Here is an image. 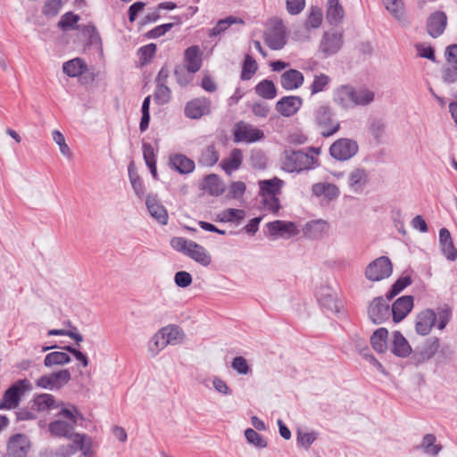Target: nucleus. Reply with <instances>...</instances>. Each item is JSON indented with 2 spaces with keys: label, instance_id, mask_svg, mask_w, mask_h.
Returning <instances> with one entry per match:
<instances>
[{
  "label": "nucleus",
  "instance_id": "f8f14e48",
  "mask_svg": "<svg viewBox=\"0 0 457 457\" xmlns=\"http://www.w3.org/2000/svg\"><path fill=\"white\" fill-rule=\"evenodd\" d=\"M263 132L249 123L238 122L234 129V137L236 142L253 143L262 139Z\"/></svg>",
  "mask_w": 457,
  "mask_h": 457
},
{
  "label": "nucleus",
  "instance_id": "9d476101",
  "mask_svg": "<svg viewBox=\"0 0 457 457\" xmlns=\"http://www.w3.org/2000/svg\"><path fill=\"white\" fill-rule=\"evenodd\" d=\"M389 301L387 298L378 296L370 303L368 315L374 324H381L389 319L391 315Z\"/></svg>",
  "mask_w": 457,
  "mask_h": 457
},
{
  "label": "nucleus",
  "instance_id": "4c0bfd02",
  "mask_svg": "<svg viewBox=\"0 0 457 457\" xmlns=\"http://www.w3.org/2000/svg\"><path fill=\"white\" fill-rule=\"evenodd\" d=\"M282 181L277 178L259 182L262 196H278L280 192Z\"/></svg>",
  "mask_w": 457,
  "mask_h": 457
},
{
  "label": "nucleus",
  "instance_id": "79ce46f5",
  "mask_svg": "<svg viewBox=\"0 0 457 457\" xmlns=\"http://www.w3.org/2000/svg\"><path fill=\"white\" fill-rule=\"evenodd\" d=\"M167 346L163 336L158 330L147 344V352L151 357L157 356Z\"/></svg>",
  "mask_w": 457,
  "mask_h": 457
},
{
  "label": "nucleus",
  "instance_id": "ea45409f",
  "mask_svg": "<svg viewBox=\"0 0 457 457\" xmlns=\"http://www.w3.org/2000/svg\"><path fill=\"white\" fill-rule=\"evenodd\" d=\"M204 188L212 195H220L224 191V184L215 174H211L204 179Z\"/></svg>",
  "mask_w": 457,
  "mask_h": 457
},
{
  "label": "nucleus",
  "instance_id": "8fccbe9b",
  "mask_svg": "<svg viewBox=\"0 0 457 457\" xmlns=\"http://www.w3.org/2000/svg\"><path fill=\"white\" fill-rule=\"evenodd\" d=\"M323 20V14L319 7L312 6L309 16L305 21L307 29H317L320 27Z\"/></svg>",
  "mask_w": 457,
  "mask_h": 457
},
{
  "label": "nucleus",
  "instance_id": "338daca9",
  "mask_svg": "<svg viewBox=\"0 0 457 457\" xmlns=\"http://www.w3.org/2000/svg\"><path fill=\"white\" fill-rule=\"evenodd\" d=\"M212 387L215 389L216 392L222 395H231V390L228 387V384L225 380L219 377H213L211 378Z\"/></svg>",
  "mask_w": 457,
  "mask_h": 457
},
{
  "label": "nucleus",
  "instance_id": "2f4dec72",
  "mask_svg": "<svg viewBox=\"0 0 457 457\" xmlns=\"http://www.w3.org/2000/svg\"><path fill=\"white\" fill-rule=\"evenodd\" d=\"M319 432L312 428H298L296 431V445L304 450H309L318 439Z\"/></svg>",
  "mask_w": 457,
  "mask_h": 457
},
{
  "label": "nucleus",
  "instance_id": "393cba45",
  "mask_svg": "<svg viewBox=\"0 0 457 457\" xmlns=\"http://www.w3.org/2000/svg\"><path fill=\"white\" fill-rule=\"evenodd\" d=\"M170 166L180 174H189L195 170V162L182 154H173L169 158Z\"/></svg>",
  "mask_w": 457,
  "mask_h": 457
},
{
  "label": "nucleus",
  "instance_id": "37998d69",
  "mask_svg": "<svg viewBox=\"0 0 457 457\" xmlns=\"http://www.w3.org/2000/svg\"><path fill=\"white\" fill-rule=\"evenodd\" d=\"M256 94L265 99H273L277 95L274 83L269 79H263L255 86Z\"/></svg>",
  "mask_w": 457,
  "mask_h": 457
},
{
  "label": "nucleus",
  "instance_id": "09e8293b",
  "mask_svg": "<svg viewBox=\"0 0 457 457\" xmlns=\"http://www.w3.org/2000/svg\"><path fill=\"white\" fill-rule=\"evenodd\" d=\"M330 78L325 74H316L310 87L312 96L325 91L328 87Z\"/></svg>",
  "mask_w": 457,
  "mask_h": 457
},
{
  "label": "nucleus",
  "instance_id": "6e6d98bb",
  "mask_svg": "<svg viewBox=\"0 0 457 457\" xmlns=\"http://www.w3.org/2000/svg\"><path fill=\"white\" fill-rule=\"evenodd\" d=\"M171 91L167 85H156L154 94L155 102L158 104H165L170 100Z\"/></svg>",
  "mask_w": 457,
  "mask_h": 457
},
{
  "label": "nucleus",
  "instance_id": "b1692460",
  "mask_svg": "<svg viewBox=\"0 0 457 457\" xmlns=\"http://www.w3.org/2000/svg\"><path fill=\"white\" fill-rule=\"evenodd\" d=\"M439 245L442 253L451 262L457 259V249L455 248L451 234L445 228L439 230Z\"/></svg>",
  "mask_w": 457,
  "mask_h": 457
},
{
  "label": "nucleus",
  "instance_id": "e2e57ef3",
  "mask_svg": "<svg viewBox=\"0 0 457 457\" xmlns=\"http://www.w3.org/2000/svg\"><path fill=\"white\" fill-rule=\"evenodd\" d=\"M411 284V279L409 277H402L398 278L395 284L392 286L391 290L386 294V298L391 300L396 295H398L401 291H403L407 286Z\"/></svg>",
  "mask_w": 457,
  "mask_h": 457
},
{
  "label": "nucleus",
  "instance_id": "bb28decb",
  "mask_svg": "<svg viewBox=\"0 0 457 457\" xmlns=\"http://www.w3.org/2000/svg\"><path fill=\"white\" fill-rule=\"evenodd\" d=\"M312 194L317 197H323L326 200L332 201L339 196V188L332 183L319 182L312 185Z\"/></svg>",
  "mask_w": 457,
  "mask_h": 457
},
{
  "label": "nucleus",
  "instance_id": "864d4df0",
  "mask_svg": "<svg viewBox=\"0 0 457 457\" xmlns=\"http://www.w3.org/2000/svg\"><path fill=\"white\" fill-rule=\"evenodd\" d=\"M245 436L247 442L256 448H265L267 446V442L264 437L253 428L245 429Z\"/></svg>",
  "mask_w": 457,
  "mask_h": 457
},
{
  "label": "nucleus",
  "instance_id": "69168bd1",
  "mask_svg": "<svg viewBox=\"0 0 457 457\" xmlns=\"http://www.w3.org/2000/svg\"><path fill=\"white\" fill-rule=\"evenodd\" d=\"M193 241L189 239H186L184 237H173L170 241V245L173 249L182 252L184 253H187L188 248L192 245Z\"/></svg>",
  "mask_w": 457,
  "mask_h": 457
},
{
  "label": "nucleus",
  "instance_id": "f704fd0d",
  "mask_svg": "<svg viewBox=\"0 0 457 457\" xmlns=\"http://www.w3.org/2000/svg\"><path fill=\"white\" fill-rule=\"evenodd\" d=\"M87 69V63L81 58H74L65 62L62 65L63 72L71 78L79 77Z\"/></svg>",
  "mask_w": 457,
  "mask_h": 457
},
{
  "label": "nucleus",
  "instance_id": "a18cd8bd",
  "mask_svg": "<svg viewBox=\"0 0 457 457\" xmlns=\"http://www.w3.org/2000/svg\"><path fill=\"white\" fill-rule=\"evenodd\" d=\"M156 45L154 43H150L144 46H141L137 50V56L139 60L140 66H145L153 60L156 54Z\"/></svg>",
  "mask_w": 457,
  "mask_h": 457
},
{
  "label": "nucleus",
  "instance_id": "1a4fd4ad",
  "mask_svg": "<svg viewBox=\"0 0 457 457\" xmlns=\"http://www.w3.org/2000/svg\"><path fill=\"white\" fill-rule=\"evenodd\" d=\"M358 144L349 138H341L333 143L329 148L330 154L338 161H347L358 152Z\"/></svg>",
  "mask_w": 457,
  "mask_h": 457
},
{
  "label": "nucleus",
  "instance_id": "a878e982",
  "mask_svg": "<svg viewBox=\"0 0 457 457\" xmlns=\"http://www.w3.org/2000/svg\"><path fill=\"white\" fill-rule=\"evenodd\" d=\"M304 81L301 71L290 69L286 71L280 78V84L286 90H295L299 88Z\"/></svg>",
  "mask_w": 457,
  "mask_h": 457
},
{
  "label": "nucleus",
  "instance_id": "dca6fc26",
  "mask_svg": "<svg viewBox=\"0 0 457 457\" xmlns=\"http://www.w3.org/2000/svg\"><path fill=\"white\" fill-rule=\"evenodd\" d=\"M211 109V102L205 97H197L187 103L185 115L188 119L198 120L208 114Z\"/></svg>",
  "mask_w": 457,
  "mask_h": 457
},
{
  "label": "nucleus",
  "instance_id": "5701e85b",
  "mask_svg": "<svg viewBox=\"0 0 457 457\" xmlns=\"http://www.w3.org/2000/svg\"><path fill=\"white\" fill-rule=\"evenodd\" d=\"M436 314L434 311L427 309L420 312L416 318V331L420 335H428L432 327L436 325Z\"/></svg>",
  "mask_w": 457,
  "mask_h": 457
},
{
  "label": "nucleus",
  "instance_id": "6ab92c4d",
  "mask_svg": "<svg viewBox=\"0 0 457 457\" xmlns=\"http://www.w3.org/2000/svg\"><path fill=\"white\" fill-rule=\"evenodd\" d=\"M145 205L151 217L162 225L168 222V212L155 195L150 194L145 198Z\"/></svg>",
  "mask_w": 457,
  "mask_h": 457
},
{
  "label": "nucleus",
  "instance_id": "680f3d73",
  "mask_svg": "<svg viewBox=\"0 0 457 457\" xmlns=\"http://www.w3.org/2000/svg\"><path fill=\"white\" fill-rule=\"evenodd\" d=\"M219 154L213 146H208L202 154L201 162L206 166H212L217 163Z\"/></svg>",
  "mask_w": 457,
  "mask_h": 457
},
{
  "label": "nucleus",
  "instance_id": "de8ad7c7",
  "mask_svg": "<svg viewBox=\"0 0 457 457\" xmlns=\"http://www.w3.org/2000/svg\"><path fill=\"white\" fill-rule=\"evenodd\" d=\"M78 451H80L78 445L71 442V444L59 445L54 452H50L46 457H71Z\"/></svg>",
  "mask_w": 457,
  "mask_h": 457
},
{
  "label": "nucleus",
  "instance_id": "2eb2a0df",
  "mask_svg": "<svg viewBox=\"0 0 457 457\" xmlns=\"http://www.w3.org/2000/svg\"><path fill=\"white\" fill-rule=\"evenodd\" d=\"M343 46V34L337 31L324 33L320 44V50L325 56L337 53Z\"/></svg>",
  "mask_w": 457,
  "mask_h": 457
},
{
  "label": "nucleus",
  "instance_id": "a211bd4d",
  "mask_svg": "<svg viewBox=\"0 0 457 457\" xmlns=\"http://www.w3.org/2000/svg\"><path fill=\"white\" fill-rule=\"evenodd\" d=\"M447 25V16L442 11H436L429 15L427 21L428 33L434 38L441 36Z\"/></svg>",
  "mask_w": 457,
  "mask_h": 457
},
{
  "label": "nucleus",
  "instance_id": "7c9ffc66",
  "mask_svg": "<svg viewBox=\"0 0 457 457\" xmlns=\"http://www.w3.org/2000/svg\"><path fill=\"white\" fill-rule=\"evenodd\" d=\"M243 162V153L240 149H233L229 155L221 161L220 166L223 170L230 175L234 171L237 170Z\"/></svg>",
  "mask_w": 457,
  "mask_h": 457
},
{
  "label": "nucleus",
  "instance_id": "20e7f679",
  "mask_svg": "<svg viewBox=\"0 0 457 457\" xmlns=\"http://www.w3.org/2000/svg\"><path fill=\"white\" fill-rule=\"evenodd\" d=\"M316 299L320 307L327 312L337 314L343 308V303L339 300L337 291L329 285L321 284L316 288Z\"/></svg>",
  "mask_w": 457,
  "mask_h": 457
},
{
  "label": "nucleus",
  "instance_id": "58836bf2",
  "mask_svg": "<svg viewBox=\"0 0 457 457\" xmlns=\"http://www.w3.org/2000/svg\"><path fill=\"white\" fill-rule=\"evenodd\" d=\"M34 404L38 411L62 408V404L56 403L54 397L49 394H42L34 400Z\"/></svg>",
  "mask_w": 457,
  "mask_h": 457
},
{
  "label": "nucleus",
  "instance_id": "4be33fe9",
  "mask_svg": "<svg viewBox=\"0 0 457 457\" xmlns=\"http://www.w3.org/2000/svg\"><path fill=\"white\" fill-rule=\"evenodd\" d=\"M330 225L327 220L319 219L307 222L303 233L307 237L320 239L328 234Z\"/></svg>",
  "mask_w": 457,
  "mask_h": 457
},
{
  "label": "nucleus",
  "instance_id": "39448f33",
  "mask_svg": "<svg viewBox=\"0 0 457 457\" xmlns=\"http://www.w3.org/2000/svg\"><path fill=\"white\" fill-rule=\"evenodd\" d=\"M314 121L323 137H330L338 131L339 122L333 119L332 109L327 104L319 105L313 112Z\"/></svg>",
  "mask_w": 457,
  "mask_h": 457
},
{
  "label": "nucleus",
  "instance_id": "f257e3e1",
  "mask_svg": "<svg viewBox=\"0 0 457 457\" xmlns=\"http://www.w3.org/2000/svg\"><path fill=\"white\" fill-rule=\"evenodd\" d=\"M82 415L79 410L71 404H62V408L56 414V419L50 422L48 430L56 437L70 439L78 445L80 452L85 457L93 455V440L87 434L75 433V426Z\"/></svg>",
  "mask_w": 457,
  "mask_h": 457
},
{
  "label": "nucleus",
  "instance_id": "0e129e2a",
  "mask_svg": "<svg viewBox=\"0 0 457 457\" xmlns=\"http://www.w3.org/2000/svg\"><path fill=\"white\" fill-rule=\"evenodd\" d=\"M62 6L61 0H47L43 8L46 16L54 17L59 13Z\"/></svg>",
  "mask_w": 457,
  "mask_h": 457
},
{
  "label": "nucleus",
  "instance_id": "bf43d9fd",
  "mask_svg": "<svg viewBox=\"0 0 457 457\" xmlns=\"http://www.w3.org/2000/svg\"><path fill=\"white\" fill-rule=\"evenodd\" d=\"M52 137L54 142L59 146L61 154L65 157L71 156V151L69 145L65 142V137L59 130H54L52 132Z\"/></svg>",
  "mask_w": 457,
  "mask_h": 457
},
{
  "label": "nucleus",
  "instance_id": "412c9836",
  "mask_svg": "<svg viewBox=\"0 0 457 457\" xmlns=\"http://www.w3.org/2000/svg\"><path fill=\"white\" fill-rule=\"evenodd\" d=\"M413 307V298L410 295H405L398 298L392 305L390 312L393 316L395 322H399L403 320L406 315L411 311Z\"/></svg>",
  "mask_w": 457,
  "mask_h": 457
},
{
  "label": "nucleus",
  "instance_id": "052dcab7",
  "mask_svg": "<svg viewBox=\"0 0 457 457\" xmlns=\"http://www.w3.org/2000/svg\"><path fill=\"white\" fill-rule=\"evenodd\" d=\"M79 20V16L72 12H66L61 17L58 22L59 27L63 29H73L76 28V24Z\"/></svg>",
  "mask_w": 457,
  "mask_h": 457
},
{
  "label": "nucleus",
  "instance_id": "72a5a7b5",
  "mask_svg": "<svg viewBox=\"0 0 457 457\" xmlns=\"http://www.w3.org/2000/svg\"><path fill=\"white\" fill-rule=\"evenodd\" d=\"M392 352L399 357H407L411 352L408 341L399 331L393 333Z\"/></svg>",
  "mask_w": 457,
  "mask_h": 457
},
{
  "label": "nucleus",
  "instance_id": "c85d7f7f",
  "mask_svg": "<svg viewBox=\"0 0 457 457\" xmlns=\"http://www.w3.org/2000/svg\"><path fill=\"white\" fill-rule=\"evenodd\" d=\"M345 17V9L339 0H328L326 6V19L331 25L342 22Z\"/></svg>",
  "mask_w": 457,
  "mask_h": 457
},
{
  "label": "nucleus",
  "instance_id": "c9c22d12",
  "mask_svg": "<svg viewBox=\"0 0 457 457\" xmlns=\"http://www.w3.org/2000/svg\"><path fill=\"white\" fill-rule=\"evenodd\" d=\"M187 255L203 266H208L212 261L211 255L206 249L194 241L188 248Z\"/></svg>",
  "mask_w": 457,
  "mask_h": 457
},
{
  "label": "nucleus",
  "instance_id": "f03ea898",
  "mask_svg": "<svg viewBox=\"0 0 457 457\" xmlns=\"http://www.w3.org/2000/svg\"><path fill=\"white\" fill-rule=\"evenodd\" d=\"M375 94L366 87L354 88L343 85L333 92L334 103L344 110H351L357 106H365L374 101Z\"/></svg>",
  "mask_w": 457,
  "mask_h": 457
},
{
  "label": "nucleus",
  "instance_id": "c03bdc74",
  "mask_svg": "<svg viewBox=\"0 0 457 457\" xmlns=\"http://www.w3.org/2000/svg\"><path fill=\"white\" fill-rule=\"evenodd\" d=\"M71 362V357L64 352H52L46 355L44 364L46 367L54 365H64Z\"/></svg>",
  "mask_w": 457,
  "mask_h": 457
},
{
  "label": "nucleus",
  "instance_id": "13d9d810",
  "mask_svg": "<svg viewBox=\"0 0 457 457\" xmlns=\"http://www.w3.org/2000/svg\"><path fill=\"white\" fill-rule=\"evenodd\" d=\"M150 102L151 96H146L142 104V117L139 124L141 132L145 131L148 129L150 122Z\"/></svg>",
  "mask_w": 457,
  "mask_h": 457
},
{
  "label": "nucleus",
  "instance_id": "473e14b6",
  "mask_svg": "<svg viewBox=\"0 0 457 457\" xmlns=\"http://www.w3.org/2000/svg\"><path fill=\"white\" fill-rule=\"evenodd\" d=\"M425 454L436 456L442 450V445L436 443V437L433 434H426L418 446Z\"/></svg>",
  "mask_w": 457,
  "mask_h": 457
},
{
  "label": "nucleus",
  "instance_id": "7ed1b4c3",
  "mask_svg": "<svg viewBox=\"0 0 457 457\" xmlns=\"http://www.w3.org/2000/svg\"><path fill=\"white\" fill-rule=\"evenodd\" d=\"M319 152L311 149L310 152L286 150L282 156L281 167L287 172H303L304 170H313L318 165V158L313 155Z\"/></svg>",
  "mask_w": 457,
  "mask_h": 457
},
{
  "label": "nucleus",
  "instance_id": "cd10ccee",
  "mask_svg": "<svg viewBox=\"0 0 457 457\" xmlns=\"http://www.w3.org/2000/svg\"><path fill=\"white\" fill-rule=\"evenodd\" d=\"M163 336L167 345H177L183 343L185 333L181 328L177 325H168L159 329Z\"/></svg>",
  "mask_w": 457,
  "mask_h": 457
},
{
  "label": "nucleus",
  "instance_id": "603ef678",
  "mask_svg": "<svg viewBox=\"0 0 457 457\" xmlns=\"http://www.w3.org/2000/svg\"><path fill=\"white\" fill-rule=\"evenodd\" d=\"M231 368L237 371L238 375L246 376L252 373V368L247 360L242 356H237L232 360Z\"/></svg>",
  "mask_w": 457,
  "mask_h": 457
},
{
  "label": "nucleus",
  "instance_id": "3c124183",
  "mask_svg": "<svg viewBox=\"0 0 457 457\" xmlns=\"http://www.w3.org/2000/svg\"><path fill=\"white\" fill-rule=\"evenodd\" d=\"M245 216V211L240 209H227L220 214V220L223 222L239 223Z\"/></svg>",
  "mask_w": 457,
  "mask_h": 457
},
{
  "label": "nucleus",
  "instance_id": "f3484780",
  "mask_svg": "<svg viewBox=\"0 0 457 457\" xmlns=\"http://www.w3.org/2000/svg\"><path fill=\"white\" fill-rule=\"evenodd\" d=\"M370 181L369 171L363 168H355L348 175L347 185L355 194L363 192Z\"/></svg>",
  "mask_w": 457,
  "mask_h": 457
},
{
  "label": "nucleus",
  "instance_id": "ddd939ff",
  "mask_svg": "<svg viewBox=\"0 0 457 457\" xmlns=\"http://www.w3.org/2000/svg\"><path fill=\"white\" fill-rule=\"evenodd\" d=\"M31 448L29 438L23 434H16L9 438L7 453L9 457H27Z\"/></svg>",
  "mask_w": 457,
  "mask_h": 457
},
{
  "label": "nucleus",
  "instance_id": "c756f323",
  "mask_svg": "<svg viewBox=\"0 0 457 457\" xmlns=\"http://www.w3.org/2000/svg\"><path fill=\"white\" fill-rule=\"evenodd\" d=\"M201 50L199 46H193L185 51V62L187 64V71L189 73H195L198 71L202 65Z\"/></svg>",
  "mask_w": 457,
  "mask_h": 457
},
{
  "label": "nucleus",
  "instance_id": "aec40b11",
  "mask_svg": "<svg viewBox=\"0 0 457 457\" xmlns=\"http://www.w3.org/2000/svg\"><path fill=\"white\" fill-rule=\"evenodd\" d=\"M302 104L303 99L300 96H284L277 103L276 109L281 115L290 117L297 112Z\"/></svg>",
  "mask_w": 457,
  "mask_h": 457
},
{
  "label": "nucleus",
  "instance_id": "423d86ee",
  "mask_svg": "<svg viewBox=\"0 0 457 457\" xmlns=\"http://www.w3.org/2000/svg\"><path fill=\"white\" fill-rule=\"evenodd\" d=\"M264 41L272 50H280L287 43L286 28L281 20L274 18L270 21L264 34Z\"/></svg>",
  "mask_w": 457,
  "mask_h": 457
},
{
  "label": "nucleus",
  "instance_id": "774afa93",
  "mask_svg": "<svg viewBox=\"0 0 457 457\" xmlns=\"http://www.w3.org/2000/svg\"><path fill=\"white\" fill-rule=\"evenodd\" d=\"M192 276L187 271H178L174 276V282L179 287L186 288L192 283Z\"/></svg>",
  "mask_w": 457,
  "mask_h": 457
},
{
  "label": "nucleus",
  "instance_id": "a19ab883",
  "mask_svg": "<svg viewBox=\"0 0 457 457\" xmlns=\"http://www.w3.org/2000/svg\"><path fill=\"white\" fill-rule=\"evenodd\" d=\"M128 171L129 179L135 194L137 195V197L142 199L145 194V187L143 180L138 176L137 171L134 170V166L132 163L129 164Z\"/></svg>",
  "mask_w": 457,
  "mask_h": 457
},
{
  "label": "nucleus",
  "instance_id": "9b49d317",
  "mask_svg": "<svg viewBox=\"0 0 457 457\" xmlns=\"http://www.w3.org/2000/svg\"><path fill=\"white\" fill-rule=\"evenodd\" d=\"M71 380V373L68 370H62L37 379L36 385L38 387L55 390L64 386Z\"/></svg>",
  "mask_w": 457,
  "mask_h": 457
},
{
  "label": "nucleus",
  "instance_id": "4d7b16f0",
  "mask_svg": "<svg viewBox=\"0 0 457 457\" xmlns=\"http://www.w3.org/2000/svg\"><path fill=\"white\" fill-rule=\"evenodd\" d=\"M257 71V63L250 56L246 55L245 58L242 72H241V79L243 80H248L250 79L253 75Z\"/></svg>",
  "mask_w": 457,
  "mask_h": 457
},
{
  "label": "nucleus",
  "instance_id": "6e6552de",
  "mask_svg": "<svg viewBox=\"0 0 457 457\" xmlns=\"http://www.w3.org/2000/svg\"><path fill=\"white\" fill-rule=\"evenodd\" d=\"M393 272V265L389 258L381 256L371 262L365 270V277L370 281H380L387 278Z\"/></svg>",
  "mask_w": 457,
  "mask_h": 457
},
{
  "label": "nucleus",
  "instance_id": "49530a36",
  "mask_svg": "<svg viewBox=\"0 0 457 457\" xmlns=\"http://www.w3.org/2000/svg\"><path fill=\"white\" fill-rule=\"evenodd\" d=\"M386 9L398 21L404 17V6L402 0H382Z\"/></svg>",
  "mask_w": 457,
  "mask_h": 457
},
{
  "label": "nucleus",
  "instance_id": "4468645a",
  "mask_svg": "<svg viewBox=\"0 0 457 457\" xmlns=\"http://www.w3.org/2000/svg\"><path fill=\"white\" fill-rule=\"evenodd\" d=\"M271 237L290 238L299 234L297 225L292 221L274 220L266 224Z\"/></svg>",
  "mask_w": 457,
  "mask_h": 457
},
{
  "label": "nucleus",
  "instance_id": "5fc2aeb1",
  "mask_svg": "<svg viewBox=\"0 0 457 457\" xmlns=\"http://www.w3.org/2000/svg\"><path fill=\"white\" fill-rule=\"evenodd\" d=\"M243 22L241 20L237 19L233 16H228L226 19L220 20L217 22V24L212 29L210 32V36H218L224 32L230 25Z\"/></svg>",
  "mask_w": 457,
  "mask_h": 457
},
{
  "label": "nucleus",
  "instance_id": "0eeeda50",
  "mask_svg": "<svg viewBox=\"0 0 457 457\" xmlns=\"http://www.w3.org/2000/svg\"><path fill=\"white\" fill-rule=\"evenodd\" d=\"M31 388V384L28 379L18 380L5 391L0 403V409L11 410L16 408L21 396Z\"/></svg>",
  "mask_w": 457,
  "mask_h": 457
},
{
  "label": "nucleus",
  "instance_id": "e433bc0d",
  "mask_svg": "<svg viewBox=\"0 0 457 457\" xmlns=\"http://www.w3.org/2000/svg\"><path fill=\"white\" fill-rule=\"evenodd\" d=\"M388 331L385 328L376 329L370 337L372 348L378 353H385L387 349Z\"/></svg>",
  "mask_w": 457,
  "mask_h": 457
}]
</instances>
